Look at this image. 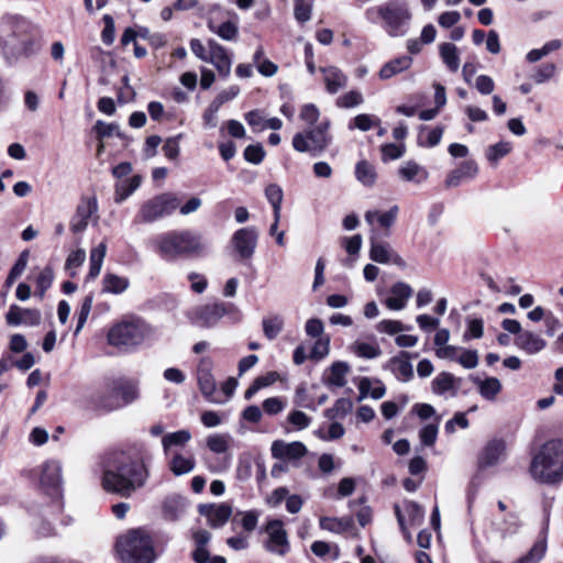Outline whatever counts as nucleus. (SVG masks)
I'll use <instances>...</instances> for the list:
<instances>
[{"label": "nucleus", "mask_w": 563, "mask_h": 563, "mask_svg": "<svg viewBox=\"0 0 563 563\" xmlns=\"http://www.w3.org/2000/svg\"><path fill=\"white\" fill-rule=\"evenodd\" d=\"M147 476V468L142 461L125 452H114L103 470L101 483L108 493L126 498L145 484Z\"/></svg>", "instance_id": "obj_1"}, {"label": "nucleus", "mask_w": 563, "mask_h": 563, "mask_svg": "<svg viewBox=\"0 0 563 563\" xmlns=\"http://www.w3.org/2000/svg\"><path fill=\"white\" fill-rule=\"evenodd\" d=\"M529 473L540 484H560L563 481V440L551 439L543 443L531 459Z\"/></svg>", "instance_id": "obj_2"}, {"label": "nucleus", "mask_w": 563, "mask_h": 563, "mask_svg": "<svg viewBox=\"0 0 563 563\" xmlns=\"http://www.w3.org/2000/svg\"><path fill=\"white\" fill-rule=\"evenodd\" d=\"M115 549L123 563H154L157 558L153 540L143 529H131L120 536Z\"/></svg>", "instance_id": "obj_3"}, {"label": "nucleus", "mask_w": 563, "mask_h": 563, "mask_svg": "<svg viewBox=\"0 0 563 563\" xmlns=\"http://www.w3.org/2000/svg\"><path fill=\"white\" fill-rule=\"evenodd\" d=\"M155 334V330L140 318H130L112 325L108 332V343L122 351H131L145 339Z\"/></svg>", "instance_id": "obj_4"}, {"label": "nucleus", "mask_w": 563, "mask_h": 563, "mask_svg": "<svg viewBox=\"0 0 563 563\" xmlns=\"http://www.w3.org/2000/svg\"><path fill=\"white\" fill-rule=\"evenodd\" d=\"M329 130L330 121L323 120L314 128L295 134L292 137V146L298 152L319 156L327 150L332 141Z\"/></svg>", "instance_id": "obj_5"}, {"label": "nucleus", "mask_w": 563, "mask_h": 563, "mask_svg": "<svg viewBox=\"0 0 563 563\" xmlns=\"http://www.w3.org/2000/svg\"><path fill=\"white\" fill-rule=\"evenodd\" d=\"M377 14L384 21V29L390 36H402L406 34V25L411 18L407 7L396 3H388L366 10V16L373 20Z\"/></svg>", "instance_id": "obj_6"}, {"label": "nucleus", "mask_w": 563, "mask_h": 563, "mask_svg": "<svg viewBox=\"0 0 563 563\" xmlns=\"http://www.w3.org/2000/svg\"><path fill=\"white\" fill-rule=\"evenodd\" d=\"M177 208V198L173 194H162L145 201L136 216V221L150 223L169 216Z\"/></svg>", "instance_id": "obj_7"}, {"label": "nucleus", "mask_w": 563, "mask_h": 563, "mask_svg": "<svg viewBox=\"0 0 563 563\" xmlns=\"http://www.w3.org/2000/svg\"><path fill=\"white\" fill-rule=\"evenodd\" d=\"M231 302L207 303L195 308L189 318L191 322L201 328H213L228 313L236 311Z\"/></svg>", "instance_id": "obj_8"}, {"label": "nucleus", "mask_w": 563, "mask_h": 563, "mask_svg": "<svg viewBox=\"0 0 563 563\" xmlns=\"http://www.w3.org/2000/svg\"><path fill=\"white\" fill-rule=\"evenodd\" d=\"M265 532L267 540L264 544L265 549L279 556H285L290 551L288 533L284 528V523L279 519L269 520L266 523Z\"/></svg>", "instance_id": "obj_9"}, {"label": "nucleus", "mask_w": 563, "mask_h": 563, "mask_svg": "<svg viewBox=\"0 0 563 563\" xmlns=\"http://www.w3.org/2000/svg\"><path fill=\"white\" fill-rule=\"evenodd\" d=\"M98 219L97 199L95 197L81 198L74 216L71 217L69 229L74 234H80L87 229L90 222H96Z\"/></svg>", "instance_id": "obj_10"}, {"label": "nucleus", "mask_w": 563, "mask_h": 563, "mask_svg": "<svg viewBox=\"0 0 563 563\" xmlns=\"http://www.w3.org/2000/svg\"><path fill=\"white\" fill-rule=\"evenodd\" d=\"M62 485V465L57 461H47L41 467L40 486L47 495H58Z\"/></svg>", "instance_id": "obj_11"}, {"label": "nucleus", "mask_w": 563, "mask_h": 563, "mask_svg": "<svg viewBox=\"0 0 563 563\" xmlns=\"http://www.w3.org/2000/svg\"><path fill=\"white\" fill-rule=\"evenodd\" d=\"M198 512L207 519L211 528L223 527L232 515V507L229 504H200Z\"/></svg>", "instance_id": "obj_12"}, {"label": "nucleus", "mask_w": 563, "mask_h": 563, "mask_svg": "<svg viewBox=\"0 0 563 563\" xmlns=\"http://www.w3.org/2000/svg\"><path fill=\"white\" fill-rule=\"evenodd\" d=\"M5 321L9 325H29L34 327L41 322V312L37 309L21 308L18 305H11Z\"/></svg>", "instance_id": "obj_13"}, {"label": "nucleus", "mask_w": 563, "mask_h": 563, "mask_svg": "<svg viewBox=\"0 0 563 563\" xmlns=\"http://www.w3.org/2000/svg\"><path fill=\"white\" fill-rule=\"evenodd\" d=\"M209 46V58L208 63H211L218 70L219 75L227 78L231 71V58L227 53V49L214 40L208 42Z\"/></svg>", "instance_id": "obj_14"}, {"label": "nucleus", "mask_w": 563, "mask_h": 563, "mask_svg": "<svg viewBox=\"0 0 563 563\" xmlns=\"http://www.w3.org/2000/svg\"><path fill=\"white\" fill-rule=\"evenodd\" d=\"M307 452L306 445L299 441L287 443L277 440L272 444V455L280 460H299L303 457Z\"/></svg>", "instance_id": "obj_15"}, {"label": "nucleus", "mask_w": 563, "mask_h": 563, "mask_svg": "<svg viewBox=\"0 0 563 563\" xmlns=\"http://www.w3.org/2000/svg\"><path fill=\"white\" fill-rule=\"evenodd\" d=\"M506 444L504 440L489 441L478 456V466L487 468L496 465L505 455Z\"/></svg>", "instance_id": "obj_16"}, {"label": "nucleus", "mask_w": 563, "mask_h": 563, "mask_svg": "<svg viewBox=\"0 0 563 563\" xmlns=\"http://www.w3.org/2000/svg\"><path fill=\"white\" fill-rule=\"evenodd\" d=\"M34 42L29 38H18L11 35L3 45V52L8 59H18L20 57H27L33 54Z\"/></svg>", "instance_id": "obj_17"}, {"label": "nucleus", "mask_w": 563, "mask_h": 563, "mask_svg": "<svg viewBox=\"0 0 563 563\" xmlns=\"http://www.w3.org/2000/svg\"><path fill=\"white\" fill-rule=\"evenodd\" d=\"M399 213L398 206H393L387 211L368 210L365 213V221L373 230H388L394 225Z\"/></svg>", "instance_id": "obj_18"}, {"label": "nucleus", "mask_w": 563, "mask_h": 563, "mask_svg": "<svg viewBox=\"0 0 563 563\" xmlns=\"http://www.w3.org/2000/svg\"><path fill=\"white\" fill-rule=\"evenodd\" d=\"M387 368L400 382L407 383L413 377V368L409 361L408 352H400L397 356L391 357Z\"/></svg>", "instance_id": "obj_19"}, {"label": "nucleus", "mask_w": 563, "mask_h": 563, "mask_svg": "<svg viewBox=\"0 0 563 563\" xmlns=\"http://www.w3.org/2000/svg\"><path fill=\"white\" fill-rule=\"evenodd\" d=\"M411 296L412 288L410 285L398 282L391 286L390 296L385 300V305L390 310H402Z\"/></svg>", "instance_id": "obj_20"}, {"label": "nucleus", "mask_w": 563, "mask_h": 563, "mask_svg": "<svg viewBox=\"0 0 563 563\" xmlns=\"http://www.w3.org/2000/svg\"><path fill=\"white\" fill-rule=\"evenodd\" d=\"M478 173V166L474 161L463 162L456 169L452 170L446 179V187H457L463 181L473 179Z\"/></svg>", "instance_id": "obj_21"}, {"label": "nucleus", "mask_w": 563, "mask_h": 563, "mask_svg": "<svg viewBox=\"0 0 563 563\" xmlns=\"http://www.w3.org/2000/svg\"><path fill=\"white\" fill-rule=\"evenodd\" d=\"M515 344L527 354H537L547 346L545 340L540 334L528 330L516 336Z\"/></svg>", "instance_id": "obj_22"}, {"label": "nucleus", "mask_w": 563, "mask_h": 563, "mask_svg": "<svg viewBox=\"0 0 563 563\" xmlns=\"http://www.w3.org/2000/svg\"><path fill=\"white\" fill-rule=\"evenodd\" d=\"M196 461L192 454L174 452L168 456V468L175 476L189 474L194 471Z\"/></svg>", "instance_id": "obj_23"}, {"label": "nucleus", "mask_w": 563, "mask_h": 563, "mask_svg": "<svg viewBox=\"0 0 563 563\" xmlns=\"http://www.w3.org/2000/svg\"><path fill=\"white\" fill-rule=\"evenodd\" d=\"M191 433L189 430L181 429L174 432H169L162 438V448L164 455L168 457L174 453L173 449L184 448L190 440Z\"/></svg>", "instance_id": "obj_24"}, {"label": "nucleus", "mask_w": 563, "mask_h": 563, "mask_svg": "<svg viewBox=\"0 0 563 563\" xmlns=\"http://www.w3.org/2000/svg\"><path fill=\"white\" fill-rule=\"evenodd\" d=\"M412 65V57L405 55L396 57L384 64L378 73L382 80H388L391 77L409 69Z\"/></svg>", "instance_id": "obj_25"}, {"label": "nucleus", "mask_w": 563, "mask_h": 563, "mask_svg": "<svg viewBox=\"0 0 563 563\" xmlns=\"http://www.w3.org/2000/svg\"><path fill=\"white\" fill-rule=\"evenodd\" d=\"M325 89L329 93L334 95L347 84V77L336 67L329 66L321 68Z\"/></svg>", "instance_id": "obj_26"}, {"label": "nucleus", "mask_w": 563, "mask_h": 563, "mask_svg": "<svg viewBox=\"0 0 563 563\" xmlns=\"http://www.w3.org/2000/svg\"><path fill=\"white\" fill-rule=\"evenodd\" d=\"M198 384L202 395L212 402H222L221 399L216 397V379L209 368L199 366L198 368Z\"/></svg>", "instance_id": "obj_27"}, {"label": "nucleus", "mask_w": 563, "mask_h": 563, "mask_svg": "<svg viewBox=\"0 0 563 563\" xmlns=\"http://www.w3.org/2000/svg\"><path fill=\"white\" fill-rule=\"evenodd\" d=\"M369 257L378 264L395 265L400 268L406 266L405 260L394 249H371Z\"/></svg>", "instance_id": "obj_28"}, {"label": "nucleus", "mask_w": 563, "mask_h": 563, "mask_svg": "<svg viewBox=\"0 0 563 563\" xmlns=\"http://www.w3.org/2000/svg\"><path fill=\"white\" fill-rule=\"evenodd\" d=\"M456 382L457 379L453 374L449 372H441L432 380L431 389L435 395H443L448 391H452V396H455L457 390Z\"/></svg>", "instance_id": "obj_29"}, {"label": "nucleus", "mask_w": 563, "mask_h": 563, "mask_svg": "<svg viewBox=\"0 0 563 563\" xmlns=\"http://www.w3.org/2000/svg\"><path fill=\"white\" fill-rule=\"evenodd\" d=\"M320 528L333 533H344L354 527L352 517L332 518L321 517L319 520Z\"/></svg>", "instance_id": "obj_30"}, {"label": "nucleus", "mask_w": 563, "mask_h": 563, "mask_svg": "<svg viewBox=\"0 0 563 563\" xmlns=\"http://www.w3.org/2000/svg\"><path fill=\"white\" fill-rule=\"evenodd\" d=\"M439 54L442 62L450 71L455 73L460 68V56L457 47L452 43H442L439 45Z\"/></svg>", "instance_id": "obj_31"}, {"label": "nucleus", "mask_w": 563, "mask_h": 563, "mask_svg": "<svg viewBox=\"0 0 563 563\" xmlns=\"http://www.w3.org/2000/svg\"><path fill=\"white\" fill-rule=\"evenodd\" d=\"M350 367L345 362H334L330 369L329 374L325 378V383L329 386L343 387L346 384V374L349 373Z\"/></svg>", "instance_id": "obj_32"}, {"label": "nucleus", "mask_w": 563, "mask_h": 563, "mask_svg": "<svg viewBox=\"0 0 563 563\" xmlns=\"http://www.w3.org/2000/svg\"><path fill=\"white\" fill-rule=\"evenodd\" d=\"M474 383L478 386L481 396L487 400L496 399L501 390V383L496 377H488L485 379L476 378Z\"/></svg>", "instance_id": "obj_33"}, {"label": "nucleus", "mask_w": 563, "mask_h": 563, "mask_svg": "<svg viewBox=\"0 0 563 563\" xmlns=\"http://www.w3.org/2000/svg\"><path fill=\"white\" fill-rule=\"evenodd\" d=\"M142 177L134 175L131 178L121 181L115 187V202L120 203L131 196L141 185Z\"/></svg>", "instance_id": "obj_34"}, {"label": "nucleus", "mask_w": 563, "mask_h": 563, "mask_svg": "<svg viewBox=\"0 0 563 563\" xmlns=\"http://www.w3.org/2000/svg\"><path fill=\"white\" fill-rule=\"evenodd\" d=\"M130 282L125 277L115 274H106L103 277V291L110 294H122L129 288Z\"/></svg>", "instance_id": "obj_35"}, {"label": "nucleus", "mask_w": 563, "mask_h": 563, "mask_svg": "<svg viewBox=\"0 0 563 563\" xmlns=\"http://www.w3.org/2000/svg\"><path fill=\"white\" fill-rule=\"evenodd\" d=\"M355 177L364 186H373L376 180V172L374 166L367 161L358 162L355 167Z\"/></svg>", "instance_id": "obj_36"}, {"label": "nucleus", "mask_w": 563, "mask_h": 563, "mask_svg": "<svg viewBox=\"0 0 563 563\" xmlns=\"http://www.w3.org/2000/svg\"><path fill=\"white\" fill-rule=\"evenodd\" d=\"M399 175L406 181L417 180L418 183L427 179L428 177V173L415 162H407L404 164L399 169Z\"/></svg>", "instance_id": "obj_37"}, {"label": "nucleus", "mask_w": 563, "mask_h": 563, "mask_svg": "<svg viewBox=\"0 0 563 563\" xmlns=\"http://www.w3.org/2000/svg\"><path fill=\"white\" fill-rule=\"evenodd\" d=\"M264 335L269 340H274L278 336L284 328V319L279 314H274L264 318L262 321Z\"/></svg>", "instance_id": "obj_38"}, {"label": "nucleus", "mask_w": 563, "mask_h": 563, "mask_svg": "<svg viewBox=\"0 0 563 563\" xmlns=\"http://www.w3.org/2000/svg\"><path fill=\"white\" fill-rule=\"evenodd\" d=\"M208 27L224 41H235L238 38L239 27L232 21H225L219 26H216L213 23H208Z\"/></svg>", "instance_id": "obj_39"}, {"label": "nucleus", "mask_w": 563, "mask_h": 563, "mask_svg": "<svg viewBox=\"0 0 563 563\" xmlns=\"http://www.w3.org/2000/svg\"><path fill=\"white\" fill-rule=\"evenodd\" d=\"M265 196H266V199L269 201V203L273 207L274 216H275L276 220H278L279 216H280V208H282V202H283V197H284L282 187L277 184H269L265 188Z\"/></svg>", "instance_id": "obj_40"}, {"label": "nucleus", "mask_w": 563, "mask_h": 563, "mask_svg": "<svg viewBox=\"0 0 563 563\" xmlns=\"http://www.w3.org/2000/svg\"><path fill=\"white\" fill-rule=\"evenodd\" d=\"M512 150L510 142L500 141L494 145L488 146L486 150V158L493 165H496L498 161L508 155Z\"/></svg>", "instance_id": "obj_41"}, {"label": "nucleus", "mask_w": 563, "mask_h": 563, "mask_svg": "<svg viewBox=\"0 0 563 563\" xmlns=\"http://www.w3.org/2000/svg\"><path fill=\"white\" fill-rule=\"evenodd\" d=\"M234 246H254L257 242V232L253 228H243L233 236Z\"/></svg>", "instance_id": "obj_42"}, {"label": "nucleus", "mask_w": 563, "mask_h": 563, "mask_svg": "<svg viewBox=\"0 0 563 563\" xmlns=\"http://www.w3.org/2000/svg\"><path fill=\"white\" fill-rule=\"evenodd\" d=\"M404 509L411 526H420L424 520V509L416 501H406Z\"/></svg>", "instance_id": "obj_43"}, {"label": "nucleus", "mask_w": 563, "mask_h": 563, "mask_svg": "<svg viewBox=\"0 0 563 563\" xmlns=\"http://www.w3.org/2000/svg\"><path fill=\"white\" fill-rule=\"evenodd\" d=\"M93 130L97 133V137L102 140L104 137H110L112 135H118L119 137H123V134L120 131V126L115 123H106L103 121H97Z\"/></svg>", "instance_id": "obj_44"}, {"label": "nucleus", "mask_w": 563, "mask_h": 563, "mask_svg": "<svg viewBox=\"0 0 563 563\" xmlns=\"http://www.w3.org/2000/svg\"><path fill=\"white\" fill-rule=\"evenodd\" d=\"M229 435L227 434H212L207 438V446L210 451L221 454L229 449Z\"/></svg>", "instance_id": "obj_45"}, {"label": "nucleus", "mask_w": 563, "mask_h": 563, "mask_svg": "<svg viewBox=\"0 0 563 563\" xmlns=\"http://www.w3.org/2000/svg\"><path fill=\"white\" fill-rule=\"evenodd\" d=\"M379 119L371 114H358L354 118V120L349 124V129H358L361 131H369L374 125L379 124Z\"/></svg>", "instance_id": "obj_46"}, {"label": "nucleus", "mask_w": 563, "mask_h": 563, "mask_svg": "<svg viewBox=\"0 0 563 563\" xmlns=\"http://www.w3.org/2000/svg\"><path fill=\"white\" fill-rule=\"evenodd\" d=\"M104 256L106 249H92L90 254L89 278L93 279L100 274Z\"/></svg>", "instance_id": "obj_47"}, {"label": "nucleus", "mask_w": 563, "mask_h": 563, "mask_svg": "<svg viewBox=\"0 0 563 563\" xmlns=\"http://www.w3.org/2000/svg\"><path fill=\"white\" fill-rule=\"evenodd\" d=\"M353 351L357 356L364 358H375L382 354L379 346L365 342H355Z\"/></svg>", "instance_id": "obj_48"}, {"label": "nucleus", "mask_w": 563, "mask_h": 563, "mask_svg": "<svg viewBox=\"0 0 563 563\" xmlns=\"http://www.w3.org/2000/svg\"><path fill=\"white\" fill-rule=\"evenodd\" d=\"M330 352V336H323L316 340L311 352L310 358L320 361L324 358Z\"/></svg>", "instance_id": "obj_49"}, {"label": "nucleus", "mask_w": 563, "mask_h": 563, "mask_svg": "<svg viewBox=\"0 0 563 563\" xmlns=\"http://www.w3.org/2000/svg\"><path fill=\"white\" fill-rule=\"evenodd\" d=\"M243 156L246 162L258 165L265 157V151L260 143L251 144L245 147Z\"/></svg>", "instance_id": "obj_50"}, {"label": "nucleus", "mask_w": 563, "mask_h": 563, "mask_svg": "<svg viewBox=\"0 0 563 563\" xmlns=\"http://www.w3.org/2000/svg\"><path fill=\"white\" fill-rule=\"evenodd\" d=\"M439 421H440V418L437 417L435 423H429L420 430L419 438L423 445L432 446L435 443L437 437H438Z\"/></svg>", "instance_id": "obj_51"}, {"label": "nucleus", "mask_w": 563, "mask_h": 563, "mask_svg": "<svg viewBox=\"0 0 563 563\" xmlns=\"http://www.w3.org/2000/svg\"><path fill=\"white\" fill-rule=\"evenodd\" d=\"M114 393L122 399L123 405L131 404L139 397L137 389L132 384H121L114 388Z\"/></svg>", "instance_id": "obj_52"}, {"label": "nucleus", "mask_w": 563, "mask_h": 563, "mask_svg": "<svg viewBox=\"0 0 563 563\" xmlns=\"http://www.w3.org/2000/svg\"><path fill=\"white\" fill-rule=\"evenodd\" d=\"M92 303H93V295H91V294L87 295L84 298L81 306H80L75 334H77L85 325V323L89 317V313L91 311Z\"/></svg>", "instance_id": "obj_53"}, {"label": "nucleus", "mask_w": 563, "mask_h": 563, "mask_svg": "<svg viewBox=\"0 0 563 563\" xmlns=\"http://www.w3.org/2000/svg\"><path fill=\"white\" fill-rule=\"evenodd\" d=\"M484 333V321L481 318L467 319V329L463 335V339H479Z\"/></svg>", "instance_id": "obj_54"}, {"label": "nucleus", "mask_w": 563, "mask_h": 563, "mask_svg": "<svg viewBox=\"0 0 563 563\" xmlns=\"http://www.w3.org/2000/svg\"><path fill=\"white\" fill-rule=\"evenodd\" d=\"M54 279L53 271L49 267H45L38 275L36 280L37 295L42 299L45 291L52 286Z\"/></svg>", "instance_id": "obj_55"}, {"label": "nucleus", "mask_w": 563, "mask_h": 563, "mask_svg": "<svg viewBox=\"0 0 563 563\" xmlns=\"http://www.w3.org/2000/svg\"><path fill=\"white\" fill-rule=\"evenodd\" d=\"M312 12V4L307 0L295 1V18L299 23H306L310 20Z\"/></svg>", "instance_id": "obj_56"}, {"label": "nucleus", "mask_w": 563, "mask_h": 563, "mask_svg": "<svg viewBox=\"0 0 563 563\" xmlns=\"http://www.w3.org/2000/svg\"><path fill=\"white\" fill-rule=\"evenodd\" d=\"M376 329L378 332L389 335L409 330V328H406L400 321L397 320H382L377 323Z\"/></svg>", "instance_id": "obj_57"}, {"label": "nucleus", "mask_w": 563, "mask_h": 563, "mask_svg": "<svg viewBox=\"0 0 563 563\" xmlns=\"http://www.w3.org/2000/svg\"><path fill=\"white\" fill-rule=\"evenodd\" d=\"M86 260V253L82 249H77L73 251L66 261V269L70 271L69 275L71 277L76 276V272L73 269L78 268Z\"/></svg>", "instance_id": "obj_58"}, {"label": "nucleus", "mask_w": 563, "mask_h": 563, "mask_svg": "<svg viewBox=\"0 0 563 563\" xmlns=\"http://www.w3.org/2000/svg\"><path fill=\"white\" fill-rule=\"evenodd\" d=\"M287 421L291 426H294L297 430H303L310 426L311 418L308 415H306L303 411L294 410L288 415Z\"/></svg>", "instance_id": "obj_59"}, {"label": "nucleus", "mask_w": 563, "mask_h": 563, "mask_svg": "<svg viewBox=\"0 0 563 563\" xmlns=\"http://www.w3.org/2000/svg\"><path fill=\"white\" fill-rule=\"evenodd\" d=\"M362 102L363 96L361 92L352 90L338 98L336 106L340 108H352L361 104Z\"/></svg>", "instance_id": "obj_60"}, {"label": "nucleus", "mask_w": 563, "mask_h": 563, "mask_svg": "<svg viewBox=\"0 0 563 563\" xmlns=\"http://www.w3.org/2000/svg\"><path fill=\"white\" fill-rule=\"evenodd\" d=\"M181 136V134H178L177 136L168 137L165 141L163 145V152L168 159L174 161L179 156V140Z\"/></svg>", "instance_id": "obj_61"}, {"label": "nucleus", "mask_w": 563, "mask_h": 563, "mask_svg": "<svg viewBox=\"0 0 563 563\" xmlns=\"http://www.w3.org/2000/svg\"><path fill=\"white\" fill-rule=\"evenodd\" d=\"M556 66L553 63L541 65L532 75V79L537 84H543L554 76Z\"/></svg>", "instance_id": "obj_62"}, {"label": "nucleus", "mask_w": 563, "mask_h": 563, "mask_svg": "<svg viewBox=\"0 0 563 563\" xmlns=\"http://www.w3.org/2000/svg\"><path fill=\"white\" fill-rule=\"evenodd\" d=\"M286 408V402L280 397H269L263 401V410L269 416H275Z\"/></svg>", "instance_id": "obj_63"}, {"label": "nucleus", "mask_w": 563, "mask_h": 563, "mask_svg": "<svg viewBox=\"0 0 563 563\" xmlns=\"http://www.w3.org/2000/svg\"><path fill=\"white\" fill-rule=\"evenodd\" d=\"M319 117L320 111L314 104L309 103L302 107L300 112V119L303 120L307 124L313 125L314 123L318 122Z\"/></svg>", "instance_id": "obj_64"}]
</instances>
